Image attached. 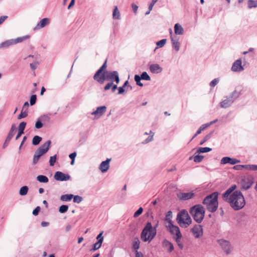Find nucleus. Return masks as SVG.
<instances>
[{
	"label": "nucleus",
	"mask_w": 257,
	"mask_h": 257,
	"mask_svg": "<svg viewBox=\"0 0 257 257\" xmlns=\"http://www.w3.org/2000/svg\"><path fill=\"white\" fill-rule=\"evenodd\" d=\"M236 185H232L222 195L223 200L228 203L234 211L242 209L245 205V200L242 193L238 190L234 191Z\"/></svg>",
	"instance_id": "nucleus-1"
},
{
	"label": "nucleus",
	"mask_w": 257,
	"mask_h": 257,
	"mask_svg": "<svg viewBox=\"0 0 257 257\" xmlns=\"http://www.w3.org/2000/svg\"><path fill=\"white\" fill-rule=\"evenodd\" d=\"M218 192H214L207 196L204 199L202 203L206 207L207 210L210 212L216 211L218 206Z\"/></svg>",
	"instance_id": "nucleus-2"
},
{
	"label": "nucleus",
	"mask_w": 257,
	"mask_h": 257,
	"mask_svg": "<svg viewBox=\"0 0 257 257\" xmlns=\"http://www.w3.org/2000/svg\"><path fill=\"white\" fill-rule=\"evenodd\" d=\"M158 224L155 226L153 227L150 222L147 223L141 234V238L144 242L147 241L151 242L153 240L157 233L156 228Z\"/></svg>",
	"instance_id": "nucleus-3"
},
{
	"label": "nucleus",
	"mask_w": 257,
	"mask_h": 257,
	"mask_svg": "<svg viewBox=\"0 0 257 257\" xmlns=\"http://www.w3.org/2000/svg\"><path fill=\"white\" fill-rule=\"evenodd\" d=\"M190 213L198 223H201L204 218L205 209L201 204H196L190 209Z\"/></svg>",
	"instance_id": "nucleus-4"
},
{
	"label": "nucleus",
	"mask_w": 257,
	"mask_h": 257,
	"mask_svg": "<svg viewBox=\"0 0 257 257\" xmlns=\"http://www.w3.org/2000/svg\"><path fill=\"white\" fill-rule=\"evenodd\" d=\"M176 221L181 227L184 228H187L192 223V219L185 209H182L178 213Z\"/></svg>",
	"instance_id": "nucleus-5"
},
{
	"label": "nucleus",
	"mask_w": 257,
	"mask_h": 257,
	"mask_svg": "<svg viewBox=\"0 0 257 257\" xmlns=\"http://www.w3.org/2000/svg\"><path fill=\"white\" fill-rule=\"evenodd\" d=\"M105 80L111 81L113 82H115L116 84H118L120 81V79L118 73L116 71H104L101 75V77L99 78V80L97 82L99 84H103Z\"/></svg>",
	"instance_id": "nucleus-6"
},
{
	"label": "nucleus",
	"mask_w": 257,
	"mask_h": 257,
	"mask_svg": "<svg viewBox=\"0 0 257 257\" xmlns=\"http://www.w3.org/2000/svg\"><path fill=\"white\" fill-rule=\"evenodd\" d=\"M217 241L226 255L231 253L233 250V246L228 240L219 239Z\"/></svg>",
	"instance_id": "nucleus-7"
},
{
	"label": "nucleus",
	"mask_w": 257,
	"mask_h": 257,
	"mask_svg": "<svg viewBox=\"0 0 257 257\" xmlns=\"http://www.w3.org/2000/svg\"><path fill=\"white\" fill-rule=\"evenodd\" d=\"M254 182V179L251 176H248L243 178L241 181L242 188L246 190L250 188Z\"/></svg>",
	"instance_id": "nucleus-8"
},
{
	"label": "nucleus",
	"mask_w": 257,
	"mask_h": 257,
	"mask_svg": "<svg viewBox=\"0 0 257 257\" xmlns=\"http://www.w3.org/2000/svg\"><path fill=\"white\" fill-rule=\"evenodd\" d=\"M191 232L196 238H198L203 235L202 226L200 224H195L191 229Z\"/></svg>",
	"instance_id": "nucleus-9"
},
{
	"label": "nucleus",
	"mask_w": 257,
	"mask_h": 257,
	"mask_svg": "<svg viewBox=\"0 0 257 257\" xmlns=\"http://www.w3.org/2000/svg\"><path fill=\"white\" fill-rule=\"evenodd\" d=\"M51 141L50 140L47 141L43 145L41 146L36 151V152L40 154V155H43L47 152L50 148Z\"/></svg>",
	"instance_id": "nucleus-10"
},
{
	"label": "nucleus",
	"mask_w": 257,
	"mask_h": 257,
	"mask_svg": "<svg viewBox=\"0 0 257 257\" xmlns=\"http://www.w3.org/2000/svg\"><path fill=\"white\" fill-rule=\"evenodd\" d=\"M107 60H105V62L103 64V65L100 67V68L96 72L95 74L93 76V79L98 82L99 80V78L101 77V74L106 71V68L107 67Z\"/></svg>",
	"instance_id": "nucleus-11"
},
{
	"label": "nucleus",
	"mask_w": 257,
	"mask_h": 257,
	"mask_svg": "<svg viewBox=\"0 0 257 257\" xmlns=\"http://www.w3.org/2000/svg\"><path fill=\"white\" fill-rule=\"evenodd\" d=\"M167 228H168L169 231L171 234L175 235V236L182 235L179 227L173 225L172 223H170V224H169L167 226Z\"/></svg>",
	"instance_id": "nucleus-12"
},
{
	"label": "nucleus",
	"mask_w": 257,
	"mask_h": 257,
	"mask_svg": "<svg viewBox=\"0 0 257 257\" xmlns=\"http://www.w3.org/2000/svg\"><path fill=\"white\" fill-rule=\"evenodd\" d=\"M244 69L241 65V60L239 59L236 60L232 64L231 67V70L233 72H240Z\"/></svg>",
	"instance_id": "nucleus-13"
},
{
	"label": "nucleus",
	"mask_w": 257,
	"mask_h": 257,
	"mask_svg": "<svg viewBox=\"0 0 257 257\" xmlns=\"http://www.w3.org/2000/svg\"><path fill=\"white\" fill-rule=\"evenodd\" d=\"M240 162L239 160L231 158L228 157H223L221 160V164H230L231 165H234L239 163Z\"/></svg>",
	"instance_id": "nucleus-14"
},
{
	"label": "nucleus",
	"mask_w": 257,
	"mask_h": 257,
	"mask_svg": "<svg viewBox=\"0 0 257 257\" xmlns=\"http://www.w3.org/2000/svg\"><path fill=\"white\" fill-rule=\"evenodd\" d=\"M106 110V107L105 106H99L96 110L91 112V114L94 115L96 118H99L105 112Z\"/></svg>",
	"instance_id": "nucleus-15"
},
{
	"label": "nucleus",
	"mask_w": 257,
	"mask_h": 257,
	"mask_svg": "<svg viewBox=\"0 0 257 257\" xmlns=\"http://www.w3.org/2000/svg\"><path fill=\"white\" fill-rule=\"evenodd\" d=\"M194 196V194L192 192L180 193L177 195L179 199L181 200H187L191 199Z\"/></svg>",
	"instance_id": "nucleus-16"
},
{
	"label": "nucleus",
	"mask_w": 257,
	"mask_h": 257,
	"mask_svg": "<svg viewBox=\"0 0 257 257\" xmlns=\"http://www.w3.org/2000/svg\"><path fill=\"white\" fill-rule=\"evenodd\" d=\"M110 160L111 159H107L105 161L101 163L99 169L102 173L106 172L108 170Z\"/></svg>",
	"instance_id": "nucleus-17"
},
{
	"label": "nucleus",
	"mask_w": 257,
	"mask_h": 257,
	"mask_svg": "<svg viewBox=\"0 0 257 257\" xmlns=\"http://www.w3.org/2000/svg\"><path fill=\"white\" fill-rule=\"evenodd\" d=\"M50 22V20L49 18H45L42 19L39 23L37 24L34 30L40 29L45 27L46 25H48Z\"/></svg>",
	"instance_id": "nucleus-18"
},
{
	"label": "nucleus",
	"mask_w": 257,
	"mask_h": 257,
	"mask_svg": "<svg viewBox=\"0 0 257 257\" xmlns=\"http://www.w3.org/2000/svg\"><path fill=\"white\" fill-rule=\"evenodd\" d=\"M233 102V99L230 98L229 96L227 97L226 98L222 100L220 103V106L222 108H227L231 106Z\"/></svg>",
	"instance_id": "nucleus-19"
},
{
	"label": "nucleus",
	"mask_w": 257,
	"mask_h": 257,
	"mask_svg": "<svg viewBox=\"0 0 257 257\" xmlns=\"http://www.w3.org/2000/svg\"><path fill=\"white\" fill-rule=\"evenodd\" d=\"M163 246L167 249L169 252H171L174 250L173 244L167 239H164L162 242Z\"/></svg>",
	"instance_id": "nucleus-20"
},
{
	"label": "nucleus",
	"mask_w": 257,
	"mask_h": 257,
	"mask_svg": "<svg viewBox=\"0 0 257 257\" xmlns=\"http://www.w3.org/2000/svg\"><path fill=\"white\" fill-rule=\"evenodd\" d=\"M150 70L153 73H159L162 71V68L158 64H151L150 66Z\"/></svg>",
	"instance_id": "nucleus-21"
},
{
	"label": "nucleus",
	"mask_w": 257,
	"mask_h": 257,
	"mask_svg": "<svg viewBox=\"0 0 257 257\" xmlns=\"http://www.w3.org/2000/svg\"><path fill=\"white\" fill-rule=\"evenodd\" d=\"M171 39L173 48L176 50V51L178 52L180 49V46L178 39H175L172 38V36H171Z\"/></svg>",
	"instance_id": "nucleus-22"
},
{
	"label": "nucleus",
	"mask_w": 257,
	"mask_h": 257,
	"mask_svg": "<svg viewBox=\"0 0 257 257\" xmlns=\"http://www.w3.org/2000/svg\"><path fill=\"white\" fill-rule=\"evenodd\" d=\"M54 177L56 180L64 181V173L60 171H57L55 173Z\"/></svg>",
	"instance_id": "nucleus-23"
},
{
	"label": "nucleus",
	"mask_w": 257,
	"mask_h": 257,
	"mask_svg": "<svg viewBox=\"0 0 257 257\" xmlns=\"http://www.w3.org/2000/svg\"><path fill=\"white\" fill-rule=\"evenodd\" d=\"M174 31L176 35H182L183 34V29L179 24H176L175 25Z\"/></svg>",
	"instance_id": "nucleus-24"
},
{
	"label": "nucleus",
	"mask_w": 257,
	"mask_h": 257,
	"mask_svg": "<svg viewBox=\"0 0 257 257\" xmlns=\"http://www.w3.org/2000/svg\"><path fill=\"white\" fill-rule=\"evenodd\" d=\"M140 241L138 237H136L133 241V248L136 250V253L140 247Z\"/></svg>",
	"instance_id": "nucleus-25"
},
{
	"label": "nucleus",
	"mask_w": 257,
	"mask_h": 257,
	"mask_svg": "<svg viewBox=\"0 0 257 257\" xmlns=\"http://www.w3.org/2000/svg\"><path fill=\"white\" fill-rule=\"evenodd\" d=\"M112 17L113 19L119 20L120 19V13L118 10L117 6L114 7L113 11Z\"/></svg>",
	"instance_id": "nucleus-26"
},
{
	"label": "nucleus",
	"mask_w": 257,
	"mask_h": 257,
	"mask_svg": "<svg viewBox=\"0 0 257 257\" xmlns=\"http://www.w3.org/2000/svg\"><path fill=\"white\" fill-rule=\"evenodd\" d=\"M182 237V235L173 237V238L175 240L176 243H177L178 246L181 249H182L184 247V245L181 241Z\"/></svg>",
	"instance_id": "nucleus-27"
},
{
	"label": "nucleus",
	"mask_w": 257,
	"mask_h": 257,
	"mask_svg": "<svg viewBox=\"0 0 257 257\" xmlns=\"http://www.w3.org/2000/svg\"><path fill=\"white\" fill-rule=\"evenodd\" d=\"M37 180L41 183H47L49 181L48 178L43 175H38L37 177Z\"/></svg>",
	"instance_id": "nucleus-28"
},
{
	"label": "nucleus",
	"mask_w": 257,
	"mask_h": 257,
	"mask_svg": "<svg viewBox=\"0 0 257 257\" xmlns=\"http://www.w3.org/2000/svg\"><path fill=\"white\" fill-rule=\"evenodd\" d=\"M14 44L13 39L6 41L0 44V47H8Z\"/></svg>",
	"instance_id": "nucleus-29"
},
{
	"label": "nucleus",
	"mask_w": 257,
	"mask_h": 257,
	"mask_svg": "<svg viewBox=\"0 0 257 257\" xmlns=\"http://www.w3.org/2000/svg\"><path fill=\"white\" fill-rule=\"evenodd\" d=\"M30 38L29 35H26L22 37H18L16 39L13 40L14 44L22 42V41L28 39Z\"/></svg>",
	"instance_id": "nucleus-30"
},
{
	"label": "nucleus",
	"mask_w": 257,
	"mask_h": 257,
	"mask_svg": "<svg viewBox=\"0 0 257 257\" xmlns=\"http://www.w3.org/2000/svg\"><path fill=\"white\" fill-rule=\"evenodd\" d=\"M28 187L27 186H24L20 188L19 194L22 196H25L28 193Z\"/></svg>",
	"instance_id": "nucleus-31"
},
{
	"label": "nucleus",
	"mask_w": 257,
	"mask_h": 257,
	"mask_svg": "<svg viewBox=\"0 0 257 257\" xmlns=\"http://www.w3.org/2000/svg\"><path fill=\"white\" fill-rule=\"evenodd\" d=\"M247 7L248 9L257 7V1L248 0L247 1Z\"/></svg>",
	"instance_id": "nucleus-32"
},
{
	"label": "nucleus",
	"mask_w": 257,
	"mask_h": 257,
	"mask_svg": "<svg viewBox=\"0 0 257 257\" xmlns=\"http://www.w3.org/2000/svg\"><path fill=\"white\" fill-rule=\"evenodd\" d=\"M42 141V138L38 136H35L34 137L32 140V144L34 146H37L39 144L40 142Z\"/></svg>",
	"instance_id": "nucleus-33"
},
{
	"label": "nucleus",
	"mask_w": 257,
	"mask_h": 257,
	"mask_svg": "<svg viewBox=\"0 0 257 257\" xmlns=\"http://www.w3.org/2000/svg\"><path fill=\"white\" fill-rule=\"evenodd\" d=\"M241 94L240 92L237 91L236 90L233 91L231 95L229 96L230 98L233 99V102Z\"/></svg>",
	"instance_id": "nucleus-34"
},
{
	"label": "nucleus",
	"mask_w": 257,
	"mask_h": 257,
	"mask_svg": "<svg viewBox=\"0 0 257 257\" xmlns=\"http://www.w3.org/2000/svg\"><path fill=\"white\" fill-rule=\"evenodd\" d=\"M102 241H97L96 243L93 244V247L90 249L91 251H94L96 250L99 249L102 245Z\"/></svg>",
	"instance_id": "nucleus-35"
},
{
	"label": "nucleus",
	"mask_w": 257,
	"mask_h": 257,
	"mask_svg": "<svg viewBox=\"0 0 257 257\" xmlns=\"http://www.w3.org/2000/svg\"><path fill=\"white\" fill-rule=\"evenodd\" d=\"M128 84V80H126V81H125L123 85L121 87H119L118 88V94H122L124 92V91H125L124 88L127 87V85Z\"/></svg>",
	"instance_id": "nucleus-36"
},
{
	"label": "nucleus",
	"mask_w": 257,
	"mask_h": 257,
	"mask_svg": "<svg viewBox=\"0 0 257 257\" xmlns=\"http://www.w3.org/2000/svg\"><path fill=\"white\" fill-rule=\"evenodd\" d=\"M172 212L171 211H169L167 212L166 214V221L168 222V224H170V223H172Z\"/></svg>",
	"instance_id": "nucleus-37"
},
{
	"label": "nucleus",
	"mask_w": 257,
	"mask_h": 257,
	"mask_svg": "<svg viewBox=\"0 0 257 257\" xmlns=\"http://www.w3.org/2000/svg\"><path fill=\"white\" fill-rule=\"evenodd\" d=\"M212 149L209 147L200 148L197 151L198 153H204L211 151Z\"/></svg>",
	"instance_id": "nucleus-38"
},
{
	"label": "nucleus",
	"mask_w": 257,
	"mask_h": 257,
	"mask_svg": "<svg viewBox=\"0 0 257 257\" xmlns=\"http://www.w3.org/2000/svg\"><path fill=\"white\" fill-rule=\"evenodd\" d=\"M42 156V155H40V154H39L37 152H36L35 154H34V157H33V164H34V165L38 163L40 158Z\"/></svg>",
	"instance_id": "nucleus-39"
},
{
	"label": "nucleus",
	"mask_w": 257,
	"mask_h": 257,
	"mask_svg": "<svg viewBox=\"0 0 257 257\" xmlns=\"http://www.w3.org/2000/svg\"><path fill=\"white\" fill-rule=\"evenodd\" d=\"M247 165H237L233 167V169L236 170H247Z\"/></svg>",
	"instance_id": "nucleus-40"
},
{
	"label": "nucleus",
	"mask_w": 257,
	"mask_h": 257,
	"mask_svg": "<svg viewBox=\"0 0 257 257\" xmlns=\"http://www.w3.org/2000/svg\"><path fill=\"white\" fill-rule=\"evenodd\" d=\"M135 80L136 82L137 85L139 86H143V84L141 82V77L139 75H135L134 77Z\"/></svg>",
	"instance_id": "nucleus-41"
},
{
	"label": "nucleus",
	"mask_w": 257,
	"mask_h": 257,
	"mask_svg": "<svg viewBox=\"0 0 257 257\" xmlns=\"http://www.w3.org/2000/svg\"><path fill=\"white\" fill-rule=\"evenodd\" d=\"M140 77H141V79L149 81L151 80V77L148 74V73L146 72H143L141 76H140Z\"/></svg>",
	"instance_id": "nucleus-42"
},
{
	"label": "nucleus",
	"mask_w": 257,
	"mask_h": 257,
	"mask_svg": "<svg viewBox=\"0 0 257 257\" xmlns=\"http://www.w3.org/2000/svg\"><path fill=\"white\" fill-rule=\"evenodd\" d=\"M213 134V132H211L209 134L206 135L203 139L200 142V145H203L205 142L208 141L211 137L212 134Z\"/></svg>",
	"instance_id": "nucleus-43"
},
{
	"label": "nucleus",
	"mask_w": 257,
	"mask_h": 257,
	"mask_svg": "<svg viewBox=\"0 0 257 257\" xmlns=\"http://www.w3.org/2000/svg\"><path fill=\"white\" fill-rule=\"evenodd\" d=\"M43 126V124L42 122V119L40 118H39L36 122L35 127L37 129H39L42 128Z\"/></svg>",
	"instance_id": "nucleus-44"
},
{
	"label": "nucleus",
	"mask_w": 257,
	"mask_h": 257,
	"mask_svg": "<svg viewBox=\"0 0 257 257\" xmlns=\"http://www.w3.org/2000/svg\"><path fill=\"white\" fill-rule=\"evenodd\" d=\"M166 43V39H162L160 41L157 42L156 45L158 48L163 47Z\"/></svg>",
	"instance_id": "nucleus-45"
},
{
	"label": "nucleus",
	"mask_w": 257,
	"mask_h": 257,
	"mask_svg": "<svg viewBox=\"0 0 257 257\" xmlns=\"http://www.w3.org/2000/svg\"><path fill=\"white\" fill-rule=\"evenodd\" d=\"M203 158L204 157L203 156L199 155H196L194 157V161L195 163H200L202 161Z\"/></svg>",
	"instance_id": "nucleus-46"
},
{
	"label": "nucleus",
	"mask_w": 257,
	"mask_h": 257,
	"mask_svg": "<svg viewBox=\"0 0 257 257\" xmlns=\"http://www.w3.org/2000/svg\"><path fill=\"white\" fill-rule=\"evenodd\" d=\"M37 100V95L36 94H33L31 95L30 99V103L31 105H33L36 103Z\"/></svg>",
	"instance_id": "nucleus-47"
},
{
	"label": "nucleus",
	"mask_w": 257,
	"mask_h": 257,
	"mask_svg": "<svg viewBox=\"0 0 257 257\" xmlns=\"http://www.w3.org/2000/svg\"><path fill=\"white\" fill-rule=\"evenodd\" d=\"M83 200V198L79 195H74L73 197V202L79 203Z\"/></svg>",
	"instance_id": "nucleus-48"
},
{
	"label": "nucleus",
	"mask_w": 257,
	"mask_h": 257,
	"mask_svg": "<svg viewBox=\"0 0 257 257\" xmlns=\"http://www.w3.org/2000/svg\"><path fill=\"white\" fill-rule=\"evenodd\" d=\"M56 161V155L50 157L49 164L50 166H53Z\"/></svg>",
	"instance_id": "nucleus-49"
},
{
	"label": "nucleus",
	"mask_w": 257,
	"mask_h": 257,
	"mask_svg": "<svg viewBox=\"0 0 257 257\" xmlns=\"http://www.w3.org/2000/svg\"><path fill=\"white\" fill-rule=\"evenodd\" d=\"M26 124V122L25 121L21 122L19 125L18 130L22 132H24Z\"/></svg>",
	"instance_id": "nucleus-50"
},
{
	"label": "nucleus",
	"mask_w": 257,
	"mask_h": 257,
	"mask_svg": "<svg viewBox=\"0 0 257 257\" xmlns=\"http://www.w3.org/2000/svg\"><path fill=\"white\" fill-rule=\"evenodd\" d=\"M39 65V62L38 61H35L33 63H30V67L33 70H35Z\"/></svg>",
	"instance_id": "nucleus-51"
},
{
	"label": "nucleus",
	"mask_w": 257,
	"mask_h": 257,
	"mask_svg": "<svg viewBox=\"0 0 257 257\" xmlns=\"http://www.w3.org/2000/svg\"><path fill=\"white\" fill-rule=\"evenodd\" d=\"M28 116V112L25 111H23V109L21 111V113L18 115V119H22L23 118L26 117Z\"/></svg>",
	"instance_id": "nucleus-52"
},
{
	"label": "nucleus",
	"mask_w": 257,
	"mask_h": 257,
	"mask_svg": "<svg viewBox=\"0 0 257 257\" xmlns=\"http://www.w3.org/2000/svg\"><path fill=\"white\" fill-rule=\"evenodd\" d=\"M76 152H73L69 155V157L71 159V165H73L75 161V159L76 156Z\"/></svg>",
	"instance_id": "nucleus-53"
},
{
	"label": "nucleus",
	"mask_w": 257,
	"mask_h": 257,
	"mask_svg": "<svg viewBox=\"0 0 257 257\" xmlns=\"http://www.w3.org/2000/svg\"><path fill=\"white\" fill-rule=\"evenodd\" d=\"M143 211V208L142 207H140L138 209V210L135 212L134 214V217L135 218L138 217L140 215H141Z\"/></svg>",
	"instance_id": "nucleus-54"
},
{
	"label": "nucleus",
	"mask_w": 257,
	"mask_h": 257,
	"mask_svg": "<svg viewBox=\"0 0 257 257\" xmlns=\"http://www.w3.org/2000/svg\"><path fill=\"white\" fill-rule=\"evenodd\" d=\"M247 170H257V165H247Z\"/></svg>",
	"instance_id": "nucleus-55"
},
{
	"label": "nucleus",
	"mask_w": 257,
	"mask_h": 257,
	"mask_svg": "<svg viewBox=\"0 0 257 257\" xmlns=\"http://www.w3.org/2000/svg\"><path fill=\"white\" fill-rule=\"evenodd\" d=\"M219 82L218 78H215L210 82V86L212 87H214Z\"/></svg>",
	"instance_id": "nucleus-56"
},
{
	"label": "nucleus",
	"mask_w": 257,
	"mask_h": 257,
	"mask_svg": "<svg viewBox=\"0 0 257 257\" xmlns=\"http://www.w3.org/2000/svg\"><path fill=\"white\" fill-rule=\"evenodd\" d=\"M50 114H44L41 116L40 118L43 121H49L50 119Z\"/></svg>",
	"instance_id": "nucleus-57"
},
{
	"label": "nucleus",
	"mask_w": 257,
	"mask_h": 257,
	"mask_svg": "<svg viewBox=\"0 0 257 257\" xmlns=\"http://www.w3.org/2000/svg\"><path fill=\"white\" fill-rule=\"evenodd\" d=\"M40 209H41L40 207L37 206L33 211V213H32L35 216L38 215L40 211Z\"/></svg>",
	"instance_id": "nucleus-58"
},
{
	"label": "nucleus",
	"mask_w": 257,
	"mask_h": 257,
	"mask_svg": "<svg viewBox=\"0 0 257 257\" xmlns=\"http://www.w3.org/2000/svg\"><path fill=\"white\" fill-rule=\"evenodd\" d=\"M74 196L73 194H65V201H70Z\"/></svg>",
	"instance_id": "nucleus-59"
},
{
	"label": "nucleus",
	"mask_w": 257,
	"mask_h": 257,
	"mask_svg": "<svg viewBox=\"0 0 257 257\" xmlns=\"http://www.w3.org/2000/svg\"><path fill=\"white\" fill-rule=\"evenodd\" d=\"M103 233V231H102L97 236L96 239H97V241L101 240L102 242H103V237L102 236Z\"/></svg>",
	"instance_id": "nucleus-60"
},
{
	"label": "nucleus",
	"mask_w": 257,
	"mask_h": 257,
	"mask_svg": "<svg viewBox=\"0 0 257 257\" xmlns=\"http://www.w3.org/2000/svg\"><path fill=\"white\" fill-rule=\"evenodd\" d=\"M112 85V82H109L104 87V90L105 91H106V90H109L111 87V86Z\"/></svg>",
	"instance_id": "nucleus-61"
},
{
	"label": "nucleus",
	"mask_w": 257,
	"mask_h": 257,
	"mask_svg": "<svg viewBox=\"0 0 257 257\" xmlns=\"http://www.w3.org/2000/svg\"><path fill=\"white\" fill-rule=\"evenodd\" d=\"M158 0H152V2L149 6V9H150V11H151L153 9V6L154 5L157 3Z\"/></svg>",
	"instance_id": "nucleus-62"
},
{
	"label": "nucleus",
	"mask_w": 257,
	"mask_h": 257,
	"mask_svg": "<svg viewBox=\"0 0 257 257\" xmlns=\"http://www.w3.org/2000/svg\"><path fill=\"white\" fill-rule=\"evenodd\" d=\"M208 126H209V125L208 124V123H205V124H203L201 125L199 128L201 131H203L205 130Z\"/></svg>",
	"instance_id": "nucleus-63"
},
{
	"label": "nucleus",
	"mask_w": 257,
	"mask_h": 257,
	"mask_svg": "<svg viewBox=\"0 0 257 257\" xmlns=\"http://www.w3.org/2000/svg\"><path fill=\"white\" fill-rule=\"evenodd\" d=\"M15 134V132L10 130L7 138L12 139Z\"/></svg>",
	"instance_id": "nucleus-64"
}]
</instances>
